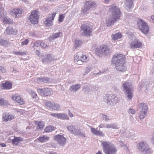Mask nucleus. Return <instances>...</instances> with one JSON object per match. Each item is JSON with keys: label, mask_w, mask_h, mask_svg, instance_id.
I'll use <instances>...</instances> for the list:
<instances>
[{"label": "nucleus", "mask_w": 154, "mask_h": 154, "mask_svg": "<svg viewBox=\"0 0 154 154\" xmlns=\"http://www.w3.org/2000/svg\"><path fill=\"white\" fill-rule=\"evenodd\" d=\"M108 14L109 15L106 18L105 23L107 26L109 27L114 25V23L120 18L121 12L117 7L112 5L109 8Z\"/></svg>", "instance_id": "1"}, {"label": "nucleus", "mask_w": 154, "mask_h": 154, "mask_svg": "<svg viewBox=\"0 0 154 154\" xmlns=\"http://www.w3.org/2000/svg\"><path fill=\"white\" fill-rule=\"evenodd\" d=\"M125 57L121 54H116L112 58V61L115 64L116 69L119 72H123L126 70L125 65Z\"/></svg>", "instance_id": "2"}, {"label": "nucleus", "mask_w": 154, "mask_h": 154, "mask_svg": "<svg viewBox=\"0 0 154 154\" xmlns=\"http://www.w3.org/2000/svg\"><path fill=\"white\" fill-rule=\"evenodd\" d=\"M104 101L106 102L108 105L112 106L116 104L118 101V98L116 95L111 96L106 95L103 97Z\"/></svg>", "instance_id": "3"}, {"label": "nucleus", "mask_w": 154, "mask_h": 154, "mask_svg": "<svg viewBox=\"0 0 154 154\" xmlns=\"http://www.w3.org/2000/svg\"><path fill=\"white\" fill-rule=\"evenodd\" d=\"M137 148L139 151L143 152L145 154H149L151 151L148 144L145 142L139 143L137 146Z\"/></svg>", "instance_id": "4"}, {"label": "nucleus", "mask_w": 154, "mask_h": 154, "mask_svg": "<svg viewBox=\"0 0 154 154\" xmlns=\"http://www.w3.org/2000/svg\"><path fill=\"white\" fill-rule=\"evenodd\" d=\"M137 24L139 29L143 33L147 34L149 32V27L147 23L141 19H139Z\"/></svg>", "instance_id": "5"}, {"label": "nucleus", "mask_w": 154, "mask_h": 154, "mask_svg": "<svg viewBox=\"0 0 154 154\" xmlns=\"http://www.w3.org/2000/svg\"><path fill=\"white\" fill-rule=\"evenodd\" d=\"M139 107L141 109L139 114V117L140 119L145 118L148 111V106L146 104L142 103L139 105Z\"/></svg>", "instance_id": "6"}, {"label": "nucleus", "mask_w": 154, "mask_h": 154, "mask_svg": "<svg viewBox=\"0 0 154 154\" xmlns=\"http://www.w3.org/2000/svg\"><path fill=\"white\" fill-rule=\"evenodd\" d=\"M81 32L83 35L88 36L90 35L92 29L88 25L84 24L81 26Z\"/></svg>", "instance_id": "7"}, {"label": "nucleus", "mask_w": 154, "mask_h": 154, "mask_svg": "<svg viewBox=\"0 0 154 154\" xmlns=\"http://www.w3.org/2000/svg\"><path fill=\"white\" fill-rule=\"evenodd\" d=\"M38 19V12L36 10L32 11L29 18L30 22L33 24L37 23Z\"/></svg>", "instance_id": "8"}, {"label": "nucleus", "mask_w": 154, "mask_h": 154, "mask_svg": "<svg viewBox=\"0 0 154 154\" xmlns=\"http://www.w3.org/2000/svg\"><path fill=\"white\" fill-rule=\"evenodd\" d=\"M54 139L58 144L62 146L64 145L66 143V139L63 135L60 134L56 135L54 136Z\"/></svg>", "instance_id": "9"}, {"label": "nucleus", "mask_w": 154, "mask_h": 154, "mask_svg": "<svg viewBox=\"0 0 154 154\" xmlns=\"http://www.w3.org/2000/svg\"><path fill=\"white\" fill-rule=\"evenodd\" d=\"M130 47L132 49L141 48L142 44L141 42L137 39L134 38L133 41L129 43Z\"/></svg>", "instance_id": "10"}, {"label": "nucleus", "mask_w": 154, "mask_h": 154, "mask_svg": "<svg viewBox=\"0 0 154 154\" xmlns=\"http://www.w3.org/2000/svg\"><path fill=\"white\" fill-rule=\"evenodd\" d=\"M101 145L103 152L114 146L111 143L105 141H102Z\"/></svg>", "instance_id": "11"}, {"label": "nucleus", "mask_w": 154, "mask_h": 154, "mask_svg": "<svg viewBox=\"0 0 154 154\" xmlns=\"http://www.w3.org/2000/svg\"><path fill=\"white\" fill-rule=\"evenodd\" d=\"M38 92L45 96H48L53 93L52 90L49 88H45L43 89H38Z\"/></svg>", "instance_id": "12"}, {"label": "nucleus", "mask_w": 154, "mask_h": 154, "mask_svg": "<svg viewBox=\"0 0 154 154\" xmlns=\"http://www.w3.org/2000/svg\"><path fill=\"white\" fill-rule=\"evenodd\" d=\"M56 15V13H53L51 15H50L45 22V24L47 26H49L53 23V21Z\"/></svg>", "instance_id": "13"}, {"label": "nucleus", "mask_w": 154, "mask_h": 154, "mask_svg": "<svg viewBox=\"0 0 154 154\" xmlns=\"http://www.w3.org/2000/svg\"><path fill=\"white\" fill-rule=\"evenodd\" d=\"M17 30L16 29H14L11 27L7 28L4 32L5 34L7 35H15L17 34Z\"/></svg>", "instance_id": "14"}, {"label": "nucleus", "mask_w": 154, "mask_h": 154, "mask_svg": "<svg viewBox=\"0 0 154 154\" xmlns=\"http://www.w3.org/2000/svg\"><path fill=\"white\" fill-rule=\"evenodd\" d=\"M22 13V10L20 9H12L10 11V14L15 18L20 15Z\"/></svg>", "instance_id": "15"}, {"label": "nucleus", "mask_w": 154, "mask_h": 154, "mask_svg": "<svg viewBox=\"0 0 154 154\" xmlns=\"http://www.w3.org/2000/svg\"><path fill=\"white\" fill-rule=\"evenodd\" d=\"M12 99L15 101L17 102L20 105H23L24 104V102L22 98L19 95L15 94L12 97Z\"/></svg>", "instance_id": "16"}, {"label": "nucleus", "mask_w": 154, "mask_h": 154, "mask_svg": "<svg viewBox=\"0 0 154 154\" xmlns=\"http://www.w3.org/2000/svg\"><path fill=\"white\" fill-rule=\"evenodd\" d=\"M15 116L14 114H10L8 113H5L3 115V119L5 122L10 121L14 119Z\"/></svg>", "instance_id": "17"}, {"label": "nucleus", "mask_w": 154, "mask_h": 154, "mask_svg": "<svg viewBox=\"0 0 154 154\" xmlns=\"http://www.w3.org/2000/svg\"><path fill=\"white\" fill-rule=\"evenodd\" d=\"M67 128L68 130L71 133L73 134L74 135H75L76 133H77L76 132L79 128L74 126L72 125L67 126Z\"/></svg>", "instance_id": "18"}, {"label": "nucleus", "mask_w": 154, "mask_h": 154, "mask_svg": "<svg viewBox=\"0 0 154 154\" xmlns=\"http://www.w3.org/2000/svg\"><path fill=\"white\" fill-rule=\"evenodd\" d=\"M101 48L102 50L103 54L107 55L110 52V48L106 45H102L101 46Z\"/></svg>", "instance_id": "19"}, {"label": "nucleus", "mask_w": 154, "mask_h": 154, "mask_svg": "<svg viewBox=\"0 0 154 154\" xmlns=\"http://www.w3.org/2000/svg\"><path fill=\"white\" fill-rule=\"evenodd\" d=\"M133 89H130L125 91V94L128 98V100H131L133 97Z\"/></svg>", "instance_id": "20"}, {"label": "nucleus", "mask_w": 154, "mask_h": 154, "mask_svg": "<svg viewBox=\"0 0 154 154\" xmlns=\"http://www.w3.org/2000/svg\"><path fill=\"white\" fill-rule=\"evenodd\" d=\"M122 87L123 88L124 90L125 91L133 89L132 88L131 84L129 82H125L123 84Z\"/></svg>", "instance_id": "21"}, {"label": "nucleus", "mask_w": 154, "mask_h": 154, "mask_svg": "<svg viewBox=\"0 0 154 154\" xmlns=\"http://www.w3.org/2000/svg\"><path fill=\"white\" fill-rule=\"evenodd\" d=\"M52 59V56L50 54H47L43 56L42 61L44 63H46Z\"/></svg>", "instance_id": "22"}, {"label": "nucleus", "mask_w": 154, "mask_h": 154, "mask_svg": "<svg viewBox=\"0 0 154 154\" xmlns=\"http://www.w3.org/2000/svg\"><path fill=\"white\" fill-rule=\"evenodd\" d=\"M116 149L114 146L108 149L107 150L104 151V152L105 154H116Z\"/></svg>", "instance_id": "23"}, {"label": "nucleus", "mask_w": 154, "mask_h": 154, "mask_svg": "<svg viewBox=\"0 0 154 154\" xmlns=\"http://www.w3.org/2000/svg\"><path fill=\"white\" fill-rule=\"evenodd\" d=\"M85 6V8L87 9H88L91 7H95L96 5L95 3L93 1H88L86 2Z\"/></svg>", "instance_id": "24"}, {"label": "nucleus", "mask_w": 154, "mask_h": 154, "mask_svg": "<svg viewBox=\"0 0 154 154\" xmlns=\"http://www.w3.org/2000/svg\"><path fill=\"white\" fill-rule=\"evenodd\" d=\"M81 87L80 84H77L75 85H72L69 88V90L71 91L75 92Z\"/></svg>", "instance_id": "25"}, {"label": "nucleus", "mask_w": 154, "mask_h": 154, "mask_svg": "<svg viewBox=\"0 0 154 154\" xmlns=\"http://www.w3.org/2000/svg\"><path fill=\"white\" fill-rule=\"evenodd\" d=\"M23 140V139L20 137H15L12 140V142L14 144L17 145L19 143Z\"/></svg>", "instance_id": "26"}, {"label": "nucleus", "mask_w": 154, "mask_h": 154, "mask_svg": "<svg viewBox=\"0 0 154 154\" xmlns=\"http://www.w3.org/2000/svg\"><path fill=\"white\" fill-rule=\"evenodd\" d=\"M107 128H112L113 129H118L119 128V127L118 125L116 123H113L111 124H107L106 126Z\"/></svg>", "instance_id": "27"}, {"label": "nucleus", "mask_w": 154, "mask_h": 154, "mask_svg": "<svg viewBox=\"0 0 154 154\" xmlns=\"http://www.w3.org/2000/svg\"><path fill=\"white\" fill-rule=\"evenodd\" d=\"M38 139L41 142L44 143L49 140L50 139V137L44 135L43 136L39 137Z\"/></svg>", "instance_id": "28"}, {"label": "nucleus", "mask_w": 154, "mask_h": 154, "mask_svg": "<svg viewBox=\"0 0 154 154\" xmlns=\"http://www.w3.org/2000/svg\"><path fill=\"white\" fill-rule=\"evenodd\" d=\"M12 85L11 82L7 81L3 84V86L4 89H11Z\"/></svg>", "instance_id": "29"}, {"label": "nucleus", "mask_w": 154, "mask_h": 154, "mask_svg": "<svg viewBox=\"0 0 154 154\" xmlns=\"http://www.w3.org/2000/svg\"><path fill=\"white\" fill-rule=\"evenodd\" d=\"M125 5L129 8L133 7V0H125Z\"/></svg>", "instance_id": "30"}, {"label": "nucleus", "mask_w": 154, "mask_h": 154, "mask_svg": "<svg viewBox=\"0 0 154 154\" xmlns=\"http://www.w3.org/2000/svg\"><path fill=\"white\" fill-rule=\"evenodd\" d=\"M112 39L116 41L121 38L122 37V35L119 32L116 33L115 34H112Z\"/></svg>", "instance_id": "31"}, {"label": "nucleus", "mask_w": 154, "mask_h": 154, "mask_svg": "<svg viewBox=\"0 0 154 154\" xmlns=\"http://www.w3.org/2000/svg\"><path fill=\"white\" fill-rule=\"evenodd\" d=\"M58 119L62 120L68 119L69 117L67 115L64 113H59Z\"/></svg>", "instance_id": "32"}, {"label": "nucleus", "mask_w": 154, "mask_h": 154, "mask_svg": "<svg viewBox=\"0 0 154 154\" xmlns=\"http://www.w3.org/2000/svg\"><path fill=\"white\" fill-rule=\"evenodd\" d=\"M35 124L37 125L38 128L40 130H41L44 126V123L43 122L37 121Z\"/></svg>", "instance_id": "33"}, {"label": "nucleus", "mask_w": 154, "mask_h": 154, "mask_svg": "<svg viewBox=\"0 0 154 154\" xmlns=\"http://www.w3.org/2000/svg\"><path fill=\"white\" fill-rule=\"evenodd\" d=\"M8 42L7 40L2 39H0V45L6 47L8 46Z\"/></svg>", "instance_id": "34"}, {"label": "nucleus", "mask_w": 154, "mask_h": 154, "mask_svg": "<svg viewBox=\"0 0 154 154\" xmlns=\"http://www.w3.org/2000/svg\"><path fill=\"white\" fill-rule=\"evenodd\" d=\"M13 53L15 55H24L26 54V53L24 51H13Z\"/></svg>", "instance_id": "35"}, {"label": "nucleus", "mask_w": 154, "mask_h": 154, "mask_svg": "<svg viewBox=\"0 0 154 154\" xmlns=\"http://www.w3.org/2000/svg\"><path fill=\"white\" fill-rule=\"evenodd\" d=\"M88 59L87 56L85 55H82L80 57V61L82 63H86L88 61Z\"/></svg>", "instance_id": "36"}, {"label": "nucleus", "mask_w": 154, "mask_h": 154, "mask_svg": "<svg viewBox=\"0 0 154 154\" xmlns=\"http://www.w3.org/2000/svg\"><path fill=\"white\" fill-rule=\"evenodd\" d=\"M61 32H59L57 33H54L50 37L51 39H54L60 36Z\"/></svg>", "instance_id": "37"}, {"label": "nucleus", "mask_w": 154, "mask_h": 154, "mask_svg": "<svg viewBox=\"0 0 154 154\" xmlns=\"http://www.w3.org/2000/svg\"><path fill=\"white\" fill-rule=\"evenodd\" d=\"M76 132L77 133L75 134V135H79L82 137H85V134L84 133L81 131V130L79 128L77 131Z\"/></svg>", "instance_id": "38"}, {"label": "nucleus", "mask_w": 154, "mask_h": 154, "mask_svg": "<svg viewBox=\"0 0 154 154\" xmlns=\"http://www.w3.org/2000/svg\"><path fill=\"white\" fill-rule=\"evenodd\" d=\"M82 42L79 40H76L75 41V44L73 47L74 49H76L81 44Z\"/></svg>", "instance_id": "39"}, {"label": "nucleus", "mask_w": 154, "mask_h": 154, "mask_svg": "<svg viewBox=\"0 0 154 154\" xmlns=\"http://www.w3.org/2000/svg\"><path fill=\"white\" fill-rule=\"evenodd\" d=\"M95 53L97 55L100 56L103 54L102 50L101 49V46L99 47L96 49Z\"/></svg>", "instance_id": "40"}, {"label": "nucleus", "mask_w": 154, "mask_h": 154, "mask_svg": "<svg viewBox=\"0 0 154 154\" xmlns=\"http://www.w3.org/2000/svg\"><path fill=\"white\" fill-rule=\"evenodd\" d=\"M29 40L27 38L23 40H21V45L24 46L27 45L29 42Z\"/></svg>", "instance_id": "41"}, {"label": "nucleus", "mask_w": 154, "mask_h": 154, "mask_svg": "<svg viewBox=\"0 0 154 154\" xmlns=\"http://www.w3.org/2000/svg\"><path fill=\"white\" fill-rule=\"evenodd\" d=\"M54 127L49 126L46 127L45 129V131L46 132H49L54 130Z\"/></svg>", "instance_id": "42"}, {"label": "nucleus", "mask_w": 154, "mask_h": 154, "mask_svg": "<svg viewBox=\"0 0 154 154\" xmlns=\"http://www.w3.org/2000/svg\"><path fill=\"white\" fill-rule=\"evenodd\" d=\"M74 62L76 64H81L80 62V57H79L78 55H76L74 57Z\"/></svg>", "instance_id": "43"}, {"label": "nucleus", "mask_w": 154, "mask_h": 154, "mask_svg": "<svg viewBox=\"0 0 154 154\" xmlns=\"http://www.w3.org/2000/svg\"><path fill=\"white\" fill-rule=\"evenodd\" d=\"M60 108V105L58 104L53 103L51 109L54 110H58Z\"/></svg>", "instance_id": "44"}, {"label": "nucleus", "mask_w": 154, "mask_h": 154, "mask_svg": "<svg viewBox=\"0 0 154 154\" xmlns=\"http://www.w3.org/2000/svg\"><path fill=\"white\" fill-rule=\"evenodd\" d=\"M4 22L5 23L10 24L12 23V20L10 18H5L3 20Z\"/></svg>", "instance_id": "45"}, {"label": "nucleus", "mask_w": 154, "mask_h": 154, "mask_svg": "<svg viewBox=\"0 0 154 154\" xmlns=\"http://www.w3.org/2000/svg\"><path fill=\"white\" fill-rule=\"evenodd\" d=\"M28 92L31 94L33 98H35L36 97L37 94L35 92L32 91L30 90Z\"/></svg>", "instance_id": "46"}, {"label": "nucleus", "mask_w": 154, "mask_h": 154, "mask_svg": "<svg viewBox=\"0 0 154 154\" xmlns=\"http://www.w3.org/2000/svg\"><path fill=\"white\" fill-rule=\"evenodd\" d=\"M101 117L103 120H105L106 121H108L110 119H109V116H106V115L103 114L101 115Z\"/></svg>", "instance_id": "47"}, {"label": "nucleus", "mask_w": 154, "mask_h": 154, "mask_svg": "<svg viewBox=\"0 0 154 154\" xmlns=\"http://www.w3.org/2000/svg\"><path fill=\"white\" fill-rule=\"evenodd\" d=\"M65 18L64 15L63 14H60L59 15V17L58 21L60 22H61L63 20L64 18Z\"/></svg>", "instance_id": "48"}, {"label": "nucleus", "mask_w": 154, "mask_h": 154, "mask_svg": "<svg viewBox=\"0 0 154 154\" xmlns=\"http://www.w3.org/2000/svg\"><path fill=\"white\" fill-rule=\"evenodd\" d=\"M96 135L100 136H104V134L103 132L100 130H97V133Z\"/></svg>", "instance_id": "49"}, {"label": "nucleus", "mask_w": 154, "mask_h": 154, "mask_svg": "<svg viewBox=\"0 0 154 154\" xmlns=\"http://www.w3.org/2000/svg\"><path fill=\"white\" fill-rule=\"evenodd\" d=\"M53 103H51L50 102H47L45 103V105L46 106L49 107V108H52Z\"/></svg>", "instance_id": "50"}, {"label": "nucleus", "mask_w": 154, "mask_h": 154, "mask_svg": "<svg viewBox=\"0 0 154 154\" xmlns=\"http://www.w3.org/2000/svg\"><path fill=\"white\" fill-rule=\"evenodd\" d=\"M39 81L44 82H47L48 81V79L47 78H39Z\"/></svg>", "instance_id": "51"}, {"label": "nucleus", "mask_w": 154, "mask_h": 154, "mask_svg": "<svg viewBox=\"0 0 154 154\" xmlns=\"http://www.w3.org/2000/svg\"><path fill=\"white\" fill-rule=\"evenodd\" d=\"M92 69V68L91 66H88L86 68L85 70V73L86 74H88L90 71H91Z\"/></svg>", "instance_id": "52"}, {"label": "nucleus", "mask_w": 154, "mask_h": 154, "mask_svg": "<svg viewBox=\"0 0 154 154\" xmlns=\"http://www.w3.org/2000/svg\"><path fill=\"white\" fill-rule=\"evenodd\" d=\"M97 129H96L94 128H93L91 127V132L93 134L96 135V134L97 133Z\"/></svg>", "instance_id": "53"}, {"label": "nucleus", "mask_w": 154, "mask_h": 154, "mask_svg": "<svg viewBox=\"0 0 154 154\" xmlns=\"http://www.w3.org/2000/svg\"><path fill=\"white\" fill-rule=\"evenodd\" d=\"M128 112L129 113L133 114L135 113V111L134 109L132 108H129L128 110Z\"/></svg>", "instance_id": "54"}, {"label": "nucleus", "mask_w": 154, "mask_h": 154, "mask_svg": "<svg viewBox=\"0 0 154 154\" xmlns=\"http://www.w3.org/2000/svg\"><path fill=\"white\" fill-rule=\"evenodd\" d=\"M41 41H37L36 42L34 43L33 47L35 48V47H38L40 45Z\"/></svg>", "instance_id": "55"}, {"label": "nucleus", "mask_w": 154, "mask_h": 154, "mask_svg": "<svg viewBox=\"0 0 154 154\" xmlns=\"http://www.w3.org/2000/svg\"><path fill=\"white\" fill-rule=\"evenodd\" d=\"M40 46L42 48H45L47 47V45L43 41H41Z\"/></svg>", "instance_id": "56"}, {"label": "nucleus", "mask_w": 154, "mask_h": 154, "mask_svg": "<svg viewBox=\"0 0 154 154\" xmlns=\"http://www.w3.org/2000/svg\"><path fill=\"white\" fill-rule=\"evenodd\" d=\"M16 112H17L19 113V114L20 115L23 114L25 112L24 110L22 109H17L16 110Z\"/></svg>", "instance_id": "57"}, {"label": "nucleus", "mask_w": 154, "mask_h": 154, "mask_svg": "<svg viewBox=\"0 0 154 154\" xmlns=\"http://www.w3.org/2000/svg\"><path fill=\"white\" fill-rule=\"evenodd\" d=\"M4 8L0 4V17L2 16V14H3Z\"/></svg>", "instance_id": "58"}, {"label": "nucleus", "mask_w": 154, "mask_h": 154, "mask_svg": "<svg viewBox=\"0 0 154 154\" xmlns=\"http://www.w3.org/2000/svg\"><path fill=\"white\" fill-rule=\"evenodd\" d=\"M9 105V103L8 100H4V101L3 102L2 105L3 106H7Z\"/></svg>", "instance_id": "59"}, {"label": "nucleus", "mask_w": 154, "mask_h": 154, "mask_svg": "<svg viewBox=\"0 0 154 154\" xmlns=\"http://www.w3.org/2000/svg\"><path fill=\"white\" fill-rule=\"evenodd\" d=\"M59 114V113H51V116H53L55 118L58 119Z\"/></svg>", "instance_id": "60"}, {"label": "nucleus", "mask_w": 154, "mask_h": 154, "mask_svg": "<svg viewBox=\"0 0 154 154\" xmlns=\"http://www.w3.org/2000/svg\"><path fill=\"white\" fill-rule=\"evenodd\" d=\"M5 68L2 66H0V72H5Z\"/></svg>", "instance_id": "61"}, {"label": "nucleus", "mask_w": 154, "mask_h": 154, "mask_svg": "<svg viewBox=\"0 0 154 154\" xmlns=\"http://www.w3.org/2000/svg\"><path fill=\"white\" fill-rule=\"evenodd\" d=\"M119 143L120 144V145H121V146H125L126 148L127 149H128V148L126 145H125L124 143H123V141L121 140H119Z\"/></svg>", "instance_id": "62"}, {"label": "nucleus", "mask_w": 154, "mask_h": 154, "mask_svg": "<svg viewBox=\"0 0 154 154\" xmlns=\"http://www.w3.org/2000/svg\"><path fill=\"white\" fill-rule=\"evenodd\" d=\"M35 53L36 55H38V56H39L40 55V52L37 50L35 51Z\"/></svg>", "instance_id": "63"}, {"label": "nucleus", "mask_w": 154, "mask_h": 154, "mask_svg": "<svg viewBox=\"0 0 154 154\" xmlns=\"http://www.w3.org/2000/svg\"><path fill=\"white\" fill-rule=\"evenodd\" d=\"M105 125L104 124H101L99 125V127L100 128H103L105 127Z\"/></svg>", "instance_id": "64"}]
</instances>
